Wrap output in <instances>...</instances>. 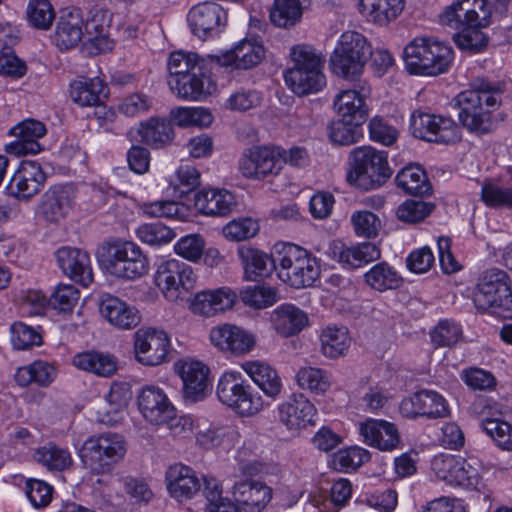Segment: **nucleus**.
I'll use <instances>...</instances> for the list:
<instances>
[{
	"label": "nucleus",
	"instance_id": "1",
	"mask_svg": "<svg viewBox=\"0 0 512 512\" xmlns=\"http://www.w3.org/2000/svg\"><path fill=\"white\" fill-rule=\"evenodd\" d=\"M503 87L499 83L481 81L472 89L460 92L456 98L460 123L476 135L494 130L493 112L502 102Z\"/></svg>",
	"mask_w": 512,
	"mask_h": 512
},
{
	"label": "nucleus",
	"instance_id": "2",
	"mask_svg": "<svg viewBox=\"0 0 512 512\" xmlns=\"http://www.w3.org/2000/svg\"><path fill=\"white\" fill-rule=\"evenodd\" d=\"M453 59V48L435 38L416 37L404 49V62L410 74L437 76L446 73Z\"/></svg>",
	"mask_w": 512,
	"mask_h": 512
},
{
	"label": "nucleus",
	"instance_id": "3",
	"mask_svg": "<svg viewBox=\"0 0 512 512\" xmlns=\"http://www.w3.org/2000/svg\"><path fill=\"white\" fill-rule=\"evenodd\" d=\"M347 181L356 188L368 191L380 188L392 176L387 153L372 146H360L349 153Z\"/></svg>",
	"mask_w": 512,
	"mask_h": 512
},
{
	"label": "nucleus",
	"instance_id": "4",
	"mask_svg": "<svg viewBox=\"0 0 512 512\" xmlns=\"http://www.w3.org/2000/svg\"><path fill=\"white\" fill-rule=\"evenodd\" d=\"M508 273L498 268L484 271L473 295L475 307L505 319L512 318V289Z\"/></svg>",
	"mask_w": 512,
	"mask_h": 512
},
{
	"label": "nucleus",
	"instance_id": "5",
	"mask_svg": "<svg viewBox=\"0 0 512 512\" xmlns=\"http://www.w3.org/2000/svg\"><path fill=\"white\" fill-rule=\"evenodd\" d=\"M370 54L371 45L363 34L346 31L330 56L331 71L343 79L355 80L362 74Z\"/></svg>",
	"mask_w": 512,
	"mask_h": 512
},
{
	"label": "nucleus",
	"instance_id": "6",
	"mask_svg": "<svg viewBox=\"0 0 512 512\" xmlns=\"http://www.w3.org/2000/svg\"><path fill=\"white\" fill-rule=\"evenodd\" d=\"M125 454V440L123 436L116 433H103L89 437L79 452L83 467L96 475L112 471Z\"/></svg>",
	"mask_w": 512,
	"mask_h": 512
},
{
	"label": "nucleus",
	"instance_id": "7",
	"mask_svg": "<svg viewBox=\"0 0 512 512\" xmlns=\"http://www.w3.org/2000/svg\"><path fill=\"white\" fill-rule=\"evenodd\" d=\"M101 263L108 274L126 280L142 277L149 268L147 257L140 247L131 241L109 245Z\"/></svg>",
	"mask_w": 512,
	"mask_h": 512
},
{
	"label": "nucleus",
	"instance_id": "8",
	"mask_svg": "<svg viewBox=\"0 0 512 512\" xmlns=\"http://www.w3.org/2000/svg\"><path fill=\"white\" fill-rule=\"evenodd\" d=\"M410 131L418 139L453 144L461 139V130L449 117L416 110L410 117Z\"/></svg>",
	"mask_w": 512,
	"mask_h": 512
},
{
	"label": "nucleus",
	"instance_id": "9",
	"mask_svg": "<svg viewBox=\"0 0 512 512\" xmlns=\"http://www.w3.org/2000/svg\"><path fill=\"white\" fill-rule=\"evenodd\" d=\"M219 400L243 416L257 414L262 407L261 398L254 396L238 372L224 373L217 385Z\"/></svg>",
	"mask_w": 512,
	"mask_h": 512
},
{
	"label": "nucleus",
	"instance_id": "10",
	"mask_svg": "<svg viewBox=\"0 0 512 512\" xmlns=\"http://www.w3.org/2000/svg\"><path fill=\"white\" fill-rule=\"evenodd\" d=\"M283 149L278 146H254L239 160V171L249 179L276 176L283 168Z\"/></svg>",
	"mask_w": 512,
	"mask_h": 512
},
{
	"label": "nucleus",
	"instance_id": "11",
	"mask_svg": "<svg viewBox=\"0 0 512 512\" xmlns=\"http://www.w3.org/2000/svg\"><path fill=\"white\" fill-rule=\"evenodd\" d=\"M195 279L192 268L176 259L162 261L154 276L155 284L171 302L179 299L183 291L191 290Z\"/></svg>",
	"mask_w": 512,
	"mask_h": 512
},
{
	"label": "nucleus",
	"instance_id": "12",
	"mask_svg": "<svg viewBox=\"0 0 512 512\" xmlns=\"http://www.w3.org/2000/svg\"><path fill=\"white\" fill-rule=\"evenodd\" d=\"M491 9L488 0H455L441 14L444 25L452 29L487 27L490 24Z\"/></svg>",
	"mask_w": 512,
	"mask_h": 512
},
{
	"label": "nucleus",
	"instance_id": "13",
	"mask_svg": "<svg viewBox=\"0 0 512 512\" xmlns=\"http://www.w3.org/2000/svg\"><path fill=\"white\" fill-rule=\"evenodd\" d=\"M170 340L163 330L143 327L134 335L136 359L143 365L156 366L162 364L169 353Z\"/></svg>",
	"mask_w": 512,
	"mask_h": 512
},
{
	"label": "nucleus",
	"instance_id": "14",
	"mask_svg": "<svg viewBox=\"0 0 512 512\" xmlns=\"http://www.w3.org/2000/svg\"><path fill=\"white\" fill-rule=\"evenodd\" d=\"M435 475L450 485L472 487L477 484V472L465 459L451 454L436 455L431 462Z\"/></svg>",
	"mask_w": 512,
	"mask_h": 512
},
{
	"label": "nucleus",
	"instance_id": "15",
	"mask_svg": "<svg viewBox=\"0 0 512 512\" xmlns=\"http://www.w3.org/2000/svg\"><path fill=\"white\" fill-rule=\"evenodd\" d=\"M399 410L403 417L409 419L418 417L436 419L449 414L445 399L439 393L431 390H421L411 397L403 399Z\"/></svg>",
	"mask_w": 512,
	"mask_h": 512
},
{
	"label": "nucleus",
	"instance_id": "16",
	"mask_svg": "<svg viewBox=\"0 0 512 512\" xmlns=\"http://www.w3.org/2000/svg\"><path fill=\"white\" fill-rule=\"evenodd\" d=\"M281 423L289 430H301L315 425L317 409L302 393L290 395L278 407Z\"/></svg>",
	"mask_w": 512,
	"mask_h": 512
},
{
	"label": "nucleus",
	"instance_id": "17",
	"mask_svg": "<svg viewBox=\"0 0 512 512\" xmlns=\"http://www.w3.org/2000/svg\"><path fill=\"white\" fill-rule=\"evenodd\" d=\"M138 407L143 417L155 425L167 424L176 418V409L162 389L144 387L138 396Z\"/></svg>",
	"mask_w": 512,
	"mask_h": 512
},
{
	"label": "nucleus",
	"instance_id": "18",
	"mask_svg": "<svg viewBox=\"0 0 512 512\" xmlns=\"http://www.w3.org/2000/svg\"><path fill=\"white\" fill-rule=\"evenodd\" d=\"M183 381L185 403L194 404L206 398L209 392V369L198 361H183L176 365Z\"/></svg>",
	"mask_w": 512,
	"mask_h": 512
},
{
	"label": "nucleus",
	"instance_id": "19",
	"mask_svg": "<svg viewBox=\"0 0 512 512\" xmlns=\"http://www.w3.org/2000/svg\"><path fill=\"white\" fill-rule=\"evenodd\" d=\"M187 20L193 34L205 39L225 25L226 13L215 2H203L190 9Z\"/></svg>",
	"mask_w": 512,
	"mask_h": 512
},
{
	"label": "nucleus",
	"instance_id": "20",
	"mask_svg": "<svg viewBox=\"0 0 512 512\" xmlns=\"http://www.w3.org/2000/svg\"><path fill=\"white\" fill-rule=\"evenodd\" d=\"M46 180L47 176L39 163L23 160L12 176L8 189L19 199H29L40 192Z\"/></svg>",
	"mask_w": 512,
	"mask_h": 512
},
{
	"label": "nucleus",
	"instance_id": "21",
	"mask_svg": "<svg viewBox=\"0 0 512 512\" xmlns=\"http://www.w3.org/2000/svg\"><path fill=\"white\" fill-rule=\"evenodd\" d=\"M58 265L62 272L84 287L93 281V272L89 254L79 248L61 247L56 252Z\"/></svg>",
	"mask_w": 512,
	"mask_h": 512
},
{
	"label": "nucleus",
	"instance_id": "22",
	"mask_svg": "<svg viewBox=\"0 0 512 512\" xmlns=\"http://www.w3.org/2000/svg\"><path fill=\"white\" fill-rule=\"evenodd\" d=\"M74 197L72 186L53 185L43 194L39 204V213L46 221L58 223L70 212Z\"/></svg>",
	"mask_w": 512,
	"mask_h": 512
},
{
	"label": "nucleus",
	"instance_id": "23",
	"mask_svg": "<svg viewBox=\"0 0 512 512\" xmlns=\"http://www.w3.org/2000/svg\"><path fill=\"white\" fill-rule=\"evenodd\" d=\"M357 89L341 91L334 100L337 113L349 121L365 123L368 118V107L365 99L370 95L371 88L366 82H360Z\"/></svg>",
	"mask_w": 512,
	"mask_h": 512
},
{
	"label": "nucleus",
	"instance_id": "24",
	"mask_svg": "<svg viewBox=\"0 0 512 512\" xmlns=\"http://www.w3.org/2000/svg\"><path fill=\"white\" fill-rule=\"evenodd\" d=\"M99 310L100 314L118 329H133L141 321L140 313L135 307L111 294L101 296Z\"/></svg>",
	"mask_w": 512,
	"mask_h": 512
},
{
	"label": "nucleus",
	"instance_id": "25",
	"mask_svg": "<svg viewBox=\"0 0 512 512\" xmlns=\"http://www.w3.org/2000/svg\"><path fill=\"white\" fill-rule=\"evenodd\" d=\"M210 340L220 350L233 354H245L255 345V339L250 333L230 324L212 328Z\"/></svg>",
	"mask_w": 512,
	"mask_h": 512
},
{
	"label": "nucleus",
	"instance_id": "26",
	"mask_svg": "<svg viewBox=\"0 0 512 512\" xmlns=\"http://www.w3.org/2000/svg\"><path fill=\"white\" fill-rule=\"evenodd\" d=\"M359 431L366 444L383 451H391L400 443L396 425L385 420L369 418L360 424Z\"/></svg>",
	"mask_w": 512,
	"mask_h": 512
},
{
	"label": "nucleus",
	"instance_id": "27",
	"mask_svg": "<svg viewBox=\"0 0 512 512\" xmlns=\"http://www.w3.org/2000/svg\"><path fill=\"white\" fill-rule=\"evenodd\" d=\"M17 139L10 144L9 151L17 156L36 154L42 150L38 139L46 134L45 125L34 119L22 121L10 130Z\"/></svg>",
	"mask_w": 512,
	"mask_h": 512
},
{
	"label": "nucleus",
	"instance_id": "28",
	"mask_svg": "<svg viewBox=\"0 0 512 512\" xmlns=\"http://www.w3.org/2000/svg\"><path fill=\"white\" fill-rule=\"evenodd\" d=\"M235 301V292L230 288L222 287L198 292L192 300L190 308L195 314L210 317L232 308Z\"/></svg>",
	"mask_w": 512,
	"mask_h": 512
},
{
	"label": "nucleus",
	"instance_id": "29",
	"mask_svg": "<svg viewBox=\"0 0 512 512\" xmlns=\"http://www.w3.org/2000/svg\"><path fill=\"white\" fill-rule=\"evenodd\" d=\"M168 84L171 91L178 97L193 101L202 100L212 94L216 88L203 69L191 72V74L176 80H168Z\"/></svg>",
	"mask_w": 512,
	"mask_h": 512
},
{
	"label": "nucleus",
	"instance_id": "30",
	"mask_svg": "<svg viewBox=\"0 0 512 512\" xmlns=\"http://www.w3.org/2000/svg\"><path fill=\"white\" fill-rule=\"evenodd\" d=\"M238 256L249 281L269 277L276 270V255L270 256L257 248L243 245L238 248Z\"/></svg>",
	"mask_w": 512,
	"mask_h": 512
},
{
	"label": "nucleus",
	"instance_id": "31",
	"mask_svg": "<svg viewBox=\"0 0 512 512\" xmlns=\"http://www.w3.org/2000/svg\"><path fill=\"white\" fill-rule=\"evenodd\" d=\"M166 482L170 495L179 501L192 498L201 487L194 470L182 464L169 467Z\"/></svg>",
	"mask_w": 512,
	"mask_h": 512
},
{
	"label": "nucleus",
	"instance_id": "32",
	"mask_svg": "<svg viewBox=\"0 0 512 512\" xmlns=\"http://www.w3.org/2000/svg\"><path fill=\"white\" fill-rule=\"evenodd\" d=\"M194 205L202 214L227 216L236 207L234 195L225 189L200 190L195 194Z\"/></svg>",
	"mask_w": 512,
	"mask_h": 512
},
{
	"label": "nucleus",
	"instance_id": "33",
	"mask_svg": "<svg viewBox=\"0 0 512 512\" xmlns=\"http://www.w3.org/2000/svg\"><path fill=\"white\" fill-rule=\"evenodd\" d=\"M265 49L256 39H244L237 43L233 49L227 51L219 58L221 66H233L237 69H250L260 63L264 57Z\"/></svg>",
	"mask_w": 512,
	"mask_h": 512
},
{
	"label": "nucleus",
	"instance_id": "34",
	"mask_svg": "<svg viewBox=\"0 0 512 512\" xmlns=\"http://www.w3.org/2000/svg\"><path fill=\"white\" fill-rule=\"evenodd\" d=\"M84 36L83 19L78 9L65 10L59 17L53 41L60 49L75 47Z\"/></svg>",
	"mask_w": 512,
	"mask_h": 512
},
{
	"label": "nucleus",
	"instance_id": "35",
	"mask_svg": "<svg viewBox=\"0 0 512 512\" xmlns=\"http://www.w3.org/2000/svg\"><path fill=\"white\" fill-rule=\"evenodd\" d=\"M235 501L247 507V512H260L271 499V489L262 482H236L232 490Z\"/></svg>",
	"mask_w": 512,
	"mask_h": 512
},
{
	"label": "nucleus",
	"instance_id": "36",
	"mask_svg": "<svg viewBox=\"0 0 512 512\" xmlns=\"http://www.w3.org/2000/svg\"><path fill=\"white\" fill-rule=\"evenodd\" d=\"M107 95V86L99 77H80L70 84L73 102L82 107L99 106Z\"/></svg>",
	"mask_w": 512,
	"mask_h": 512
},
{
	"label": "nucleus",
	"instance_id": "37",
	"mask_svg": "<svg viewBox=\"0 0 512 512\" xmlns=\"http://www.w3.org/2000/svg\"><path fill=\"white\" fill-rule=\"evenodd\" d=\"M242 368L267 397L276 399L280 395L283 389L281 378L269 364L248 361Z\"/></svg>",
	"mask_w": 512,
	"mask_h": 512
},
{
	"label": "nucleus",
	"instance_id": "38",
	"mask_svg": "<svg viewBox=\"0 0 512 512\" xmlns=\"http://www.w3.org/2000/svg\"><path fill=\"white\" fill-rule=\"evenodd\" d=\"M331 253L333 258L339 263L352 268H357L369 262L376 261L381 256V251L378 246L371 242H364L352 247L334 245Z\"/></svg>",
	"mask_w": 512,
	"mask_h": 512
},
{
	"label": "nucleus",
	"instance_id": "39",
	"mask_svg": "<svg viewBox=\"0 0 512 512\" xmlns=\"http://www.w3.org/2000/svg\"><path fill=\"white\" fill-rule=\"evenodd\" d=\"M271 322L277 333L289 337L299 333L307 325L308 317L298 307L283 304L272 312Z\"/></svg>",
	"mask_w": 512,
	"mask_h": 512
},
{
	"label": "nucleus",
	"instance_id": "40",
	"mask_svg": "<svg viewBox=\"0 0 512 512\" xmlns=\"http://www.w3.org/2000/svg\"><path fill=\"white\" fill-rule=\"evenodd\" d=\"M359 12L369 21L387 24L402 12L405 0H357Z\"/></svg>",
	"mask_w": 512,
	"mask_h": 512
},
{
	"label": "nucleus",
	"instance_id": "41",
	"mask_svg": "<svg viewBox=\"0 0 512 512\" xmlns=\"http://www.w3.org/2000/svg\"><path fill=\"white\" fill-rule=\"evenodd\" d=\"M73 364L78 369L101 377H110L117 371L116 358L111 354L98 351L78 353L73 358Z\"/></svg>",
	"mask_w": 512,
	"mask_h": 512
},
{
	"label": "nucleus",
	"instance_id": "42",
	"mask_svg": "<svg viewBox=\"0 0 512 512\" xmlns=\"http://www.w3.org/2000/svg\"><path fill=\"white\" fill-rule=\"evenodd\" d=\"M284 79L286 84L297 95L316 93L326 85L323 69H310L308 71L286 70Z\"/></svg>",
	"mask_w": 512,
	"mask_h": 512
},
{
	"label": "nucleus",
	"instance_id": "43",
	"mask_svg": "<svg viewBox=\"0 0 512 512\" xmlns=\"http://www.w3.org/2000/svg\"><path fill=\"white\" fill-rule=\"evenodd\" d=\"M308 251L295 244H285L276 252V270L278 278L288 284L291 279H296L294 273L299 266L304 264V258Z\"/></svg>",
	"mask_w": 512,
	"mask_h": 512
},
{
	"label": "nucleus",
	"instance_id": "44",
	"mask_svg": "<svg viewBox=\"0 0 512 512\" xmlns=\"http://www.w3.org/2000/svg\"><path fill=\"white\" fill-rule=\"evenodd\" d=\"M139 134L147 145L162 148L170 144L174 138V130L170 120L151 117L140 124Z\"/></svg>",
	"mask_w": 512,
	"mask_h": 512
},
{
	"label": "nucleus",
	"instance_id": "45",
	"mask_svg": "<svg viewBox=\"0 0 512 512\" xmlns=\"http://www.w3.org/2000/svg\"><path fill=\"white\" fill-rule=\"evenodd\" d=\"M395 182L407 194L415 196L428 195L431 185L425 171L419 165H408L396 175Z\"/></svg>",
	"mask_w": 512,
	"mask_h": 512
},
{
	"label": "nucleus",
	"instance_id": "46",
	"mask_svg": "<svg viewBox=\"0 0 512 512\" xmlns=\"http://www.w3.org/2000/svg\"><path fill=\"white\" fill-rule=\"evenodd\" d=\"M309 4L310 0H275L270 10V20L278 27L294 26Z\"/></svg>",
	"mask_w": 512,
	"mask_h": 512
},
{
	"label": "nucleus",
	"instance_id": "47",
	"mask_svg": "<svg viewBox=\"0 0 512 512\" xmlns=\"http://www.w3.org/2000/svg\"><path fill=\"white\" fill-rule=\"evenodd\" d=\"M321 352L325 357L338 358L344 356L350 346L351 339L345 327H326L320 335Z\"/></svg>",
	"mask_w": 512,
	"mask_h": 512
},
{
	"label": "nucleus",
	"instance_id": "48",
	"mask_svg": "<svg viewBox=\"0 0 512 512\" xmlns=\"http://www.w3.org/2000/svg\"><path fill=\"white\" fill-rule=\"evenodd\" d=\"M55 377V368L51 364L41 360L18 368L15 374V380L20 386H27L32 382L40 386H48Z\"/></svg>",
	"mask_w": 512,
	"mask_h": 512
},
{
	"label": "nucleus",
	"instance_id": "49",
	"mask_svg": "<svg viewBox=\"0 0 512 512\" xmlns=\"http://www.w3.org/2000/svg\"><path fill=\"white\" fill-rule=\"evenodd\" d=\"M364 277L368 286L380 292L396 289L402 283L399 274L386 262L374 265Z\"/></svg>",
	"mask_w": 512,
	"mask_h": 512
},
{
	"label": "nucleus",
	"instance_id": "50",
	"mask_svg": "<svg viewBox=\"0 0 512 512\" xmlns=\"http://www.w3.org/2000/svg\"><path fill=\"white\" fill-rule=\"evenodd\" d=\"M33 458L47 469L55 471H63L72 464V458L68 450L51 443L36 449Z\"/></svg>",
	"mask_w": 512,
	"mask_h": 512
},
{
	"label": "nucleus",
	"instance_id": "51",
	"mask_svg": "<svg viewBox=\"0 0 512 512\" xmlns=\"http://www.w3.org/2000/svg\"><path fill=\"white\" fill-rule=\"evenodd\" d=\"M296 380L299 387L315 394L325 393L331 386L330 374L321 368L306 366L301 367Z\"/></svg>",
	"mask_w": 512,
	"mask_h": 512
},
{
	"label": "nucleus",
	"instance_id": "52",
	"mask_svg": "<svg viewBox=\"0 0 512 512\" xmlns=\"http://www.w3.org/2000/svg\"><path fill=\"white\" fill-rule=\"evenodd\" d=\"M363 123L341 119L333 121L329 126V138L339 145H351L363 136Z\"/></svg>",
	"mask_w": 512,
	"mask_h": 512
},
{
	"label": "nucleus",
	"instance_id": "53",
	"mask_svg": "<svg viewBox=\"0 0 512 512\" xmlns=\"http://www.w3.org/2000/svg\"><path fill=\"white\" fill-rule=\"evenodd\" d=\"M370 453L360 447H348L336 452L331 461L333 469L340 472L354 471L363 463L368 462Z\"/></svg>",
	"mask_w": 512,
	"mask_h": 512
},
{
	"label": "nucleus",
	"instance_id": "54",
	"mask_svg": "<svg viewBox=\"0 0 512 512\" xmlns=\"http://www.w3.org/2000/svg\"><path fill=\"white\" fill-rule=\"evenodd\" d=\"M290 56L293 66L288 70L308 71L310 69H323L324 67L321 53H318L310 45L301 44L292 47Z\"/></svg>",
	"mask_w": 512,
	"mask_h": 512
},
{
	"label": "nucleus",
	"instance_id": "55",
	"mask_svg": "<svg viewBox=\"0 0 512 512\" xmlns=\"http://www.w3.org/2000/svg\"><path fill=\"white\" fill-rule=\"evenodd\" d=\"M169 80H176L185 75L196 72L202 67L198 63V55L195 53H186L175 51L170 54L168 59Z\"/></svg>",
	"mask_w": 512,
	"mask_h": 512
},
{
	"label": "nucleus",
	"instance_id": "56",
	"mask_svg": "<svg viewBox=\"0 0 512 512\" xmlns=\"http://www.w3.org/2000/svg\"><path fill=\"white\" fill-rule=\"evenodd\" d=\"M240 298L245 305L255 309H263L277 302V292L272 287L248 286L241 290Z\"/></svg>",
	"mask_w": 512,
	"mask_h": 512
},
{
	"label": "nucleus",
	"instance_id": "57",
	"mask_svg": "<svg viewBox=\"0 0 512 512\" xmlns=\"http://www.w3.org/2000/svg\"><path fill=\"white\" fill-rule=\"evenodd\" d=\"M27 17L34 28L47 30L55 19V11L49 0H31L27 7Z\"/></svg>",
	"mask_w": 512,
	"mask_h": 512
},
{
	"label": "nucleus",
	"instance_id": "58",
	"mask_svg": "<svg viewBox=\"0 0 512 512\" xmlns=\"http://www.w3.org/2000/svg\"><path fill=\"white\" fill-rule=\"evenodd\" d=\"M11 343L17 350H27L42 344V336L32 326L16 322L11 326Z\"/></svg>",
	"mask_w": 512,
	"mask_h": 512
},
{
	"label": "nucleus",
	"instance_id": "59",
	"mask_svg": "<svg viewBox=\"0 0 512 512\" xmlns=\"http://www.w3.org/2000/svg\"><path fill=\"white\" fill-rule=\"evenodd\" d=\"M136 234L142 242L154 246L167 244L175 237L173 230L160 222L141 225Z\"/></svg>",
	"mask_w": 512,
	"mask_h": 512
},
{
	"label": "nucleus",
	"instance_id": "60",
	"mask_svg": "<svg viewBox=\"0 0 512 512\" xmlns=\"http://www.w3.org/2000/svg\"><path fill=\"white\" fill-rule=\"evenodd\" d=\"M296 279H291L289 286L300 289L310 287L320 276V265L311 253H307L304 258V264L299 266L294 273Z\"/></svg>",
	"mask_w": 512,
	"mask_h": 512
},
{
	"label": "nucleus",
	"instance_id": "61",
	"mask_svg": "<svg viewBox=\"0 0 512 512\" xmlns=\"http://www.w3.org/2000/svg\"><path fill=\"white\" fill-rule=\"evenodd\" d=\"M259 231V224L252 218L234 219L223 228V234L227 239L242 241L254 237Z\"/></svg>",
	"mask_w": 512,
	"mask_h": 512
},
{
	"label": "nucleus",
	"instance_id": "62",
	"mask_svg": "<svg viewBox=\"0 0 512 512\" xmlns=\"http://www.w3.org/2000/svg\"><path fill=\"white\" fill-rule=\"evenodd\" d=\"M461 333V328L456 322L443 320L431 332V340L437 347H450L458 342Z\"/></svg>",
	"mask_w": 512,
	"mask_h": 512
},
{
	"label": "nucleus",
	"instance_id": "63",
	"mask_svg": "<svg viewBox=\"0 0 512 512\" xmlns=\"http://www.w3.org/2000/svg\"><path fill=\"white\" fill-rule=\"evenodd\" d=\"M205 248L204 239L198 234H191L182 237L174 246L175 252L192 262L199 260Z\"/></svg>",
	"mask_w": 512,
	"mask_h": 512
},
{
	"label": "nucleus",
	"instance_id": "64",
	"mask_svg": "<svg viewBox=\"0 0 512 512\" xmlns=\"http://www.w3.org/2000/svg\"><path fill=\"white\" fill-rule=\"evenodd\" d=\"M482 27H467V29H456L455 42L462 50L479 52L487 45V38L480 30Z\"/></svg>",
	"mask_w": 512,
	"mask_h": 512
}]
</instances>
